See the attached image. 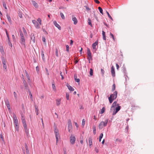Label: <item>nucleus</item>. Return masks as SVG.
<instances>
[{"instance_id":"9b49d317","label":"nucleus","mask_w":154,"mask_h":154,"mask_svg":"<svg viewBox=\"0 0 154 154\" xmlns=\"http://www.w3.org/2000/svg\"><path fill=\"white\" fill-rule=\"evenodd\" d=\"M31 2L32 5L36 8H38V4L35 1L32 0Z\"/></svg>"},{"instance_id":"a211bd4d","label":"nucleus","mask_w":154,"mask_h":154,"mask_svg":"<svg viewBox=\"0 0 154 154\" xmlns=\"http://www.w3.org/2000/svg\"><path fill=\"white\" fill-rule=\"evenodd\" d=\"M6 104L7 105V107L8 109H10V104L8 100L6 101L5 102Z\"/></svg>"},{"instance_id":"79ce46f5","label":"nucleus","mask_w":154,"mask_h":154,"mask_svg":"<svg viewBox=\"0 0 154 154\" xmlns=\"http://www.w3.org/2000/svg\"><path fill=\"white\" fill-rule=\"evenodd\" d=\"M106 12L107 14V15L108 16V17H109V18L111 19V20H113V19L111 17V16L109 14V13H108V12L107 11H106Z\"/></svg>"},{"instance_id":"c03bdc74","label":"nucleus","mask_w":154,"mask_h":154,"mask_svg":"<svg viewBox=\"0 0 154 154\" xmlns=\"http://www.w3.org/2000/svg\"><path fill=\"white\" fill-rule=\"evenodd\" d=\"M41 55L42 56V59L44 60L45 59V56H44L43 51H42Z\"/></svg>"},{"instance_id":"58836bf2","label":"nucleus","mask_w":154,"mask_h":154,"mask_svg":"<svg viewBox=\"0 0 154 154\" xmlns=\"http://www.w3.org/2000/svg\"><path fill=\"white\" fill-rule=\"evenodd\" d=\"M60 15L61 16V17L62 19H65V17L63 14L62 13H60Z\"/></svg>"},{"instance_id":"a878e982","label":"nucleus","mask_w":154,"mask_h":154,"mask_svg":"<svg viewBox=\"0 0 154 154\" xmlns=\"http://www.w3.org/2000/svg\"><path fill=\"white\" fill-rule=\"evenodd\" d=\"M31 40H32L33 42L35 43V38L34 35H31Z\"/></svg>"},{"instance_id":"ea45409f","label":"nucleus","mask_w":154,"mask_h":154,"mask_svg":"<svg viewBox=\"0 0 154 154\" xmlns=\"http://www.w3.org/2000/svg\"><path fill=\"white\" fill-rule=\"evenodd\" d=\"M23 30L24 33L25 35V36L26 35H27V32H26L25 29L23 27Z\"/></svg>"},{"instance_id":"49530a36","label":"nucleus","mask_w":154,"mask_h":154,"mask_svg":"<svg viewBox=\"0 0 154 154\" xmlns=\"http://www.w3.org/2000/svg\"><path fill=\"white\" fill-rule=\"evenodd\" d=\"M14 97L16 99H17V94H16V93L15 92H14Z\"/></svg>"},{"instance_id":"338daca9","label":"nucleus","mask_w":154,"mask_h":154,"mask_svg":"<svg viewBox=\"0 0 154 154\" xmlns=\"http://www.w3.org/2000/svg\"><path fill=\"white\" fill-rule=\"evenodd\" d=\"M68 130H69V131L70 132H71V129H71V128H69V127H68Z\"/></svg>"},{"instance_id":"6e6d98bb","label":"nucleus","mask_w":154,"mask_h":154,"mask_svg":"<svg viewBox=\"0 0 154 154\" xmlns=\"http://www.w3.org/2000/svg\"><path fill=\"white\" fill-rule=\"evenodd\" d=\"M3 67L4 69H6L7 68L6 64H3Z\"/></svg>"},{"instance_id":"bb28decb","label":"nucleus","mask_w":154,"mask_h":154,"mask_svg":"<svg viewBox=\"0 0 154 154\" xmlns=\"http://www.w3.org/2000/svg\"><path fill=\"white\" fill-rule=\"evenodd\" d=\"M105 109V108L104 107H103L101 109V110L100 112V113L101 114H103L104 112Z\"/></svg>"},{"instance_id":"0eeeda50","label":"nucleus","mask_w":154,"mask_h":154,"mask_svg":"<svg viewBox=\"0 0 154 154\" xmlns=\"http://www.w3.org/2000/svg\"><path fill=\"white\" fill-rule=\"evenodd\" d=\"M75 141V137L72 135H71L70 137V142L72 144H74Z\"/></svg>"},{"instance_id":"4468645a","label":"nucleus","mask_w":154,"mask_h":154,"mask_svg":"<svg viewBox=\"0 0 154 154\" xmlns=\"http://www.w3.org/2000/svg\"><path fill=\"white\" fill-rule=\"evenodd\" d=\"M61 99L59 98L56 100V104L57 106H59L60 104V102Z\"/></svg>"},{"instance_id":"473e14b6","label":"nucleus","mask_w":154,"mask_h":154,"mask_svg":"<svg viewBox=\"0 0 154 154\" xmlns=\"http://www.w3.org/2000/svg\"><path fill=\"white\" fill-rule=\"evenodd\" d=\"M66 97L67 100H69V94L68 93H66Z\"/></svg>"},{"instance_id":"a19ab883","label":"nucleus","mask_w":154,"mask_h":154,"mask_svg":"<svg viewBox=\"0 0 154 154\" xmlns=\"http://www.w3.org/2000/svg\"><path fill=\"white\" fill-rule=\"evenodd\" d=\"M93 133L94 134H95L96 133V127L95 126H93Z\"/></svg>"},{"instance_id":"f8f14e48","label":"nucleus","mask_w":154,"mask_h":154,"mask_svg":"<svg viewBox=\"0 0 154 154\" xmlns=\"http://www.w3.org/2000/svg\"><path fill=\"white\" fill-rule=\"evenodd\" d=\"M72 21L74 22V24L75 25H76L78 23V20L77 18L74 17V16H72Z\"/></svg>"},{"instance_id":"6ab92c4d","label":"nucleus","mask_w":154,"mask_h":154,"mask_svg":"<svg viewBox=\"0 0 154 154\" xmlns=\"http://www.w3.org/2000/svg\"><path fill=\"white\" fill-rule=\"evenodd\" d=\"M118 106L119 104L117 103V101H114L112 104V107H114L116 106Z\"/></svg>"},{"instance_id":"4d7b16f0","label":"nucleus","mask_w":154,"mask_h":154,"mask_svg":"<svg viewBox=\"0 0 154 154\" xmlns=\"http://www.w3.org/2000/svg\"><path fill=\"white\" fill-rule=\"evenodd\" d=\"M55 133L58 132V130L57 128H55L54 130Z\"/></svg>"},{"instance_id":"423d86ee","label":"nucleus","mask_w":154,"mask_h":154,"mask_svg":"<svg viewBox=\"0 0 154 154\" xmlns=\"http://www.w3.org/2000/svg\"><path fill=\"white\" fill-rule=\"evenodd\" d=\"M108 121V119H107L104 122L102 121L101 122L99 125V129H102L103 127L106 126L107 125Z\"/></svg>"},{"instance_id":"c9c22d12","label":"nucleus","mask_w":154,"mask_h":154,"mask_svg":"<svg viewBox=\"0 0 154 154\" xmlns=\"http://www.w3.org/2000/svg\"><path fill=\"white\" fill-rule=\"evenodd\" d=\"M52 87L53 90L54 91H56V87H55L54 84V83L52 84Z\"/></svg>"},{"instance_id":"6e6552de","label":"nucleus","mask_w":154,"mask_h":154,"mask_svg":"<svg viewBox=\"0 0 154 154\" xmlns=\"http://www.w3.org/2000/svg\"><path fill=\"white\" fill-rule=\"evenodd\" d=\"M121 106H118L116 108L115 110H114L112 113V115H115L120 109Z\"/></svg>"},{"instance_id":"de8ad7c7","label":"nucleus","mask_w":154,"mask_h":154,"mask_svg":"<svg viewBox=\"0 0 154 154\" xmlns=\"http://www.w3.org/2000/svg\"><path fill=\"white\" fill-rule=\"evenodd\" d=\"M101 72L102 75H103L104 74V71L103 69H101Z\"/></svg>"},{"instance_id":"aec40b11","label":"nucleus","mask_w":154,"mask_h":154,"mask_svg":"<svg viewBox=\"0 0 154 154\" xmlns=\"http://www.w3.org/2000/svg\"><path fill=\"white\" fill-rule=\"evenodd\" d=\"M26 75L27 78L28 79V81L29 82H30V77L29 75L28 74L27 72H26Z\"/></svg>"},{"instance_id":"bf43d9fd","label":"nucleus","mask_w":154,"mask_h":154,"mask_svg":"<svg viewBox=\"0 0 154 154\" xmlns=\"http://www.w3.org/2000/svg\"><path fill=\"white\" fill-rule=\"evenodd\" d=\"M116 67L117 69V70H118L119 69V65H118V64L116 63Z\"/></svg>"},{"instance_id":"f704fd0d","label":"nucleus","mask_w":154,"mask_h":154,"mask_svg":"<svg viewBox=\"0 0 154 154\" xmlns=\"http://www.w3.org/2000/svg\"><path fill=\"white\" fill-rule=\"evenodd\" d=\"M18 15H19V17L20 18H22L23 17L22 14V13L21 12H19Z\"/></svg>"},{"instance_id":"5701e85b","label":"nucleus","mask_w":154,"mask_h":154,"mask_svg":"<svg viewBox=\"0 0 154 154\" xmlns=\"http://www.w3.org/2000/svg\"><path fill=\"white\" fill-rule=\"evenodd\" d=\"M67 87H68V89L71 91H73L74 90V89L70 85H67Z\"/></svg>"},{"instance_id":"2eb2a0df","label":"nucleus","mask_w":154,"mask_h":154,"mask_svg":"<svg viewBox=\"0 0 154 154\" xmlns=\"http://www.w3.org/2000/svg\"><path fill=\"white\" fill-rule=\"evenodd\" d=\"M98 43V41H96L92 45V47L93 49H96V47Z\"/></svg>"},{"instance_id":"f3484780","label":"nucleus","mask_w":154,"mask_h":154,"mask_svg":"<svg viewBox=\"0 0 154 154\" xmlns=\"http://www.w3.org/2000/svg\"><path fill=\"white\" fill-rule=\"evenodd\" d=\"M68 127L72 128V125L70 120H69L68 122Z\"/></svg>"},{"instance_id":"39448f33","label":"nucleus","mask_w":154,"mask_h":154,"mask_svg":"<svg viewBox=\"0 0 154 154\" xmlns=\"http://www.w3.org/2000/svg\"><path fill=\"white\" fill-rule=\"evenodd\" d=\"M20 43L25 47V39L24 36L23 34L21 31L20 32Z\"/></svg>"},{"instance_id":"f03ea898","label":"nucleus","mask_w":154,"mask_h":154,"mask_svg":"<svg viewBox=\"0 0 154 154\" xmlns=\"http://www.w3.org/2000/svg\"><path fill=\"white\" fill-rule=\"evenodd\" d=\"M32 22L37 29H39L40 28V26L42 24V20L40 18H38L37 21L35 20H33Z\"/></svg>"},{"instance_id":"3c124183","label":"nucleus","mask_w":154,"mask_h":154,"mask_svg":"<svg viewBox=\"0 0 154 154\" xmlns=\"http://www.w3.org/2000/svg\"><path fill=\"white\" fill-rule=\"evenodd\" d=\"M60 75L61 76V79L62 80H63L64 79V77L62 75V72H60Z\"/></svg>"},{"instance_id":"cd10ccee","label":"nucleus","mask_w":154,"mask_h":154,"mask_svg":"<svg viewBox=\"0 0 154 154\" xmlns=\"http://www.w3.org/2000/svg\"><path fill=\"white\" fill-rule=\"evenodd\" d=\"M2 62L3 64H6V61L5 59L3 58L2 59Z\"/></svg>"},{"instance_id":"69168bd1","label":"nucleus","mask_w":154,"mask_h":154,"mask_svg":"<svg viewBox=\"0 0 154 154\" xmlns=\"http://www.w3.org/2000/svg\"><path fill=\"white\" fill-rule=\"evenodd\" d=\"M75 126H76V127L77 128H78V127L79 126H78L77 123L75 122Z\"/></svg>"},{"instance_id":"412c9836","label":"nucleus","mask_w":154,"mask_h":154,"mask_svg":"<svg viewBox=\"0 0 154 154\" xmlns=\"http://www.w3.org/2000/svg\"><path fill=\"white\" fill-rule=\"evenodd\" d=\"M55 134V137H56V143H57L58 141V137L59 136V132L56 133Z\"/></svg>"},{"instance_id":"393cba45","label":"nucleus","mask_w":154,"mask_h":154,"mask_svg":"<svg viewBox=\"0 0 154 154\" xmlns=\"http://www.w3.org/2000/svg\"><path fill=\"white\" fill-rule=\"evenodd\" d=\"M29 94L30 96V97L32 101H33V98L32 97V95L31 91H29Z\"/></svg>"},{"instance_id":"f257e3e1","label":"nucleus","mask_w":154,"mask_h":154,"mask_svg":"<svg viewBox=\"0 0 154 154\" xmlns=\"http://www.w3.org/2000/svg\"><path fill=\"white\" fill-rule=\"evenodd\" d=\"M21 120L25 133L26 134H28L29 133V130L27 127L25 118L23 116H21Z\"/></svg>"},{"instance_id":"7ed1b4c3","label":"nucleus","mask_w":154,"mask_h":154,"mask_svg":"<svg viewBox=\"0 0 154 154\" xmlns=\"http://www.w3.org/2000/svg\"><path fill=\"white\" fill-rule=\"evenodd\" d=\"M117 92L115 91L113 94H111L109 97H108L109 102L111 103L113 100L117 98Z\"/></svg>"},{"instance_id":"c85d7f7f","label":"nucleus","mask_w":154,"mask_h":154,"mask_svg":"<svg viewBox=\"0 0 154 154\" xmlns=\"http://www.w3.org/2000/svg\"><path fill=\"white\" fill-rule=\"evenodd\" d=\"M6 16L8 21L9 22H11V19L10 16H9L8 14H7Z\"/></svg>"},{"instance_id":"7c9ffc66","label":"nucleus","mask_w":154,"mask_h":154,"mask_svg":"<svg viewBox=\"0 0 154 154\" xmlns=\"http://www.w3.org/2000/svg\"><path fill=\"white\" fill-rule=\"evenodd\" d=\"M3 5L4 7L6 9H7L6 4L4 1H3Z\"/></svg>"},{"instance_id":"052dcab7","label":"nucleus","mask_w":154,"mask_h":154,"mask_svg":"<svg viewBox=\"0 0 154 154\" xmlns=\"http://www.w3.org/2000/svg\"><path fill=\"white\" fill-rule=\"evenodd\" d=\"M95 151L96 152L98 153L99 152V150L98 149H97V148H95Z\"/></svg>"},{"instance_id":"9d476101","label":"nucleus","mask_w":154,"mask_h":154,"mask_svg":"<svg viewBox=\"0 0 154 154\" xmlns=\"http://www.w3.org/2000/svg\"><path fill=\"white\" fill-rule=\"evenodd\" d=\"M53 23L54 25L57 28L60 30L61 29L60 26L57 23L56 21H54L53 22Z\"/></svg>"},{"instance_id":"09e8293b","label":"nucleus","mask_w":154,"mask_h":154,"mask_svg":"<svg viewBox=\"0 0 154 154\" xmlns=\"http://www.w3.org/2000/svg\"><path fill=\"white\" fill-rule=\"evenodd\" d=\"M35 112H36V114H37V115H38V108H37L36 107L35 108Z\"/></svg>"},{"instance_id":"13d9d810","label":"nucleus","mask_w":154,"mask_h":154,"mask_svg":"<svg viewBox=\"0 0 154 154\" xmlns=\"http://www.w3.org/2000/svg\"><path fill=\"white\" fill-rule=\"evenodd\" d=\"M42 41L44 42H45L46 39L45 37H42Z\"/></svg>"},{"instance_id":"e433bc0d","label":"nucleus","mask_w":154,"mask_h":154,"mask_svg":"<svg viewBox=\"0 0 154 154\" xmlns=\"http://www.w3.org/2000/svg\"><path fill=\"white\" fill-rule=\"evenodd\" d=\"M93 74V70L92 69H90V75L91 76H92Z\"/></svg>"},{"instance_id":"680f3d73","label":"nucleus","mask_w":154,"mask_h":154,"mask_svg":"<svg viewBox=\"0 0 154 154\" xmlns=\"http://www.w3.org/2000/svg\"><path fill=\"white\" fill-rule=\"evenodd\" d=\"M25 148L26 150H28V148L27 145L26 144H25Z\"/></svg>"},{"instance_id":"20e7f679","label":"nucleus","mask_w":154,"mask_h":154,"mask_svg":"<svg viewBox=\"0 0 154 154\" xmlns=\"http://www.w3.org/2000/svg\"><path fill=\"white\" fill-rule=\"evenodd\" d=\"M13 118L14 123V125L15 129H16L17 131H19V123L18 120L15 114H13Z\"/></svg>"},{"instance_id":"dca6fc26","label":"nucleus","mask_w":154,"mask_h":154,"mask_svg":"<svg viewBox=\"0 0 154 154\" xmlns=\"http://www.w3.org/2000/svg\"><path fill=\"white\" fill-rule=\"evenodd\" d=\"M89 144L90 146L92 145V139L91 137H90L88 139Z\"/></svg>"},{"instance_id":"72a5a7b5","label":"nucleus","mask_w":154,"mask_h":154,"mask_svg":"<svg viewBox=\"0 0 154 154\" xmlns=\"http://www.w3.org/2000/svg\"><path fill=\"white\" fill-rule=\"evenodd\" d=\"M110 35L111 36V37L113 39V41H115L116 40V38L114 37L113 35L111 32H110Z\"/></svg>"},{"instance_id":"e2e57ef3","label":"nucleus","mask_w":154,"mask_h":154,"mask_svg":"<svg viewBox=\"0 0 154 154\" xmlns=\"http://www.w3.org/2000/svg\"><path fill=\"white\" fill-rule=\"evenodd\" d=\"M95 2L97 4H99L100 3L99 1L98 0H94Z\"/></svg>"},{"instance_id":"603ef678","label":"nucleus","mask_w":154,"mask_h":154,"mask_svg":"<svg viewBox=\"0 0 154 154\" xmlns=\"http://www.w3.org/2000/svg\"><path fill=\"white\" fill-rule=\"evenodd\" d=\"M6 34L8 38V40L9 41V35H8V32H7V30H6Z\"/></svg>"},{"instance_id":"37998d69","label":"nucleus","mask_w":154,"mask_h":154,"mask_svg":"<svg viewBox=\"0 0 154 154\" xmlns=\"http://www.w3.org/2000/svg\"><path fill=\"white\" fill-rule=\"evenodd\" d=\"M116 88V85L115 84H114L112 86V91H114L115 89Z\"/></svg>"},{"instance_id":"4be33fe9","label":"nucleus","mask_w":154,"mask_h":154,"mask_svg":"<svg viewBox=\"0 0 154 154\" xmlns=\"http://www.w3.org/2000/svg\"><path fill=\"white\" fill-rule=\"evenodd\" d=\"M102 35H103V40H106V38L105 32L103 31H102Z\"/></svg>"},{"instance_id":"c756f323","label":"nucleus","mask_w":154,"mask_h":154,"mask_svg":"<svg viewBox=\"0 0 154 154\" xmlns=\"http://www.w3.org/2000/svg\"><path fill=\"white\" fill-rule=\"evenodd\" d=\"M88 24L89 25H90L91 26H92V25L91 23V20L90 18H88Z\"/></svg>"},{"instance_id":"4c0bfd02","label":"nucleus","mask_w":154,"mask_h":154,"mask_svg":"<svg viewBox=\"0 0 154 154\" xmlns=\"http://www.w3.org/2000/svg\"><path fill=\"white\" fill-rule=\"evenodd\" d=\"M85 120L84 119H83L82 122V125L84 127L85 123Z\"/></svg>"},{"instance_id":"2f4dec72","label":"nucleus","mask_w":154,"mask_h":154,"mask_svg":"<svg viewBox=\"0 0 154 154\" xmlns=\"http://www.w3.org/2000/svg\"><path fill=\"white\" fill-rule=\"evenodd\" d=\"M98 9L99 10L100 12L102 14H103V9L101 8L100 7H99L98 8Z\"/></svg>"},{"instance_id":"b1692460","label":"nucleus","mask_w":154,"mask_h":154,"mask_svg":"<svg viewBox=\"0 0 154 154\" xmlns=\"http://www.w3.org/2000/svg\"><path fill=\"white\" fill-rule=\"evenodd\" d=\"M74 79L75 80V81L77 82H80V79H77V76L76 75H74Z\"/></svg>"},{"instance_id":"5fc2aeb1","label":"nucleus","mask_w":154,"mask_h":154,"mask_svg":"<svg viewBox=\"0 0 154 154\" xmlns=\"http://www.w3.org/2000/svg\"><path fill=\"white\" fill-rule=\"evenodd\" d=\"M66 50L67 51H69V46L68 45H66Z\"/></svg>"},{"instance_id":"864d4df0","label":"nucleus","mask_w":154,"mask_h":154,"mask_svg":"<svg viewBox=\"0 0 154 154\" xmlns=\"http://www.w3.org/2000/svg\"><path fill=\"white\" fill-rule=\"evenodd\" d=\"M45 70H46V74H47V75H49V72H48V69H47V68H45Z\"/></svg>"},{"instance_id":"0e129e2a","label":"nucleus","mask_w":154,"mask_h":154,"mask_svg":"<svg viewBox=\"0 0 154 154\" xmlns=\"http://www.w3.org/2000/svg\"><path fill=\"white\" fill-rule=\"evenodd\" d=\"M121 140H120V139H119L118 138H117V139H116V141H119L120 142H121Z\"/></svg>"},{"instance_id":"8fccbe9b","label":"nucleus","mask_w":154,"mask_h":154,"mask_svg":"<svg viewBox=\"0 0 154 154\" xmlns=\"http://www.w3.org/2000/svg\"><path fill=\"white\" fill-rule=\"evenodd\" d=\"M103 136V133H101L99 136V139H101Z\"/></svg>"},{"instance_id":"a18cd8bd","label":"nucleus","mask_w":154,"mask_h":154,"mask_svg":"<svg viewBox=\"0 0 154 154\" xmlns=\"http://www.w3.org/2000/svg\"><path fill=\"white\" fill-rule=\"evenodd\" d=\"M55 54L57 57H58V50L57 49H56Z\"/></svg>"},{"instance_id":"1a4fd4ad","label":"nucleus","mask_w":154,"mask_h":154,"mask_svg":"<svg viewBox=\"0 0 154 154\" xmlns=\"http://www.w3.org/2000/svg\"><path fill=\"white\" fill-rule=\"evenodd\" d=\"M111 72L112 76L113 77H114L115 76V69L113 66H112L111 68Z\"/></svg>"},{"instance_id":"774afa93","label":"nucleus","mask_w":154,"mask_h":154,"mask_svg":"<svg viewBox=\"0 0 154 154\" xmlns=\"http://www.w3.org/2000/svg\"><path fill=\"white\" fill-rule=\"evenodd\" d=\"M73 43V41L72 40H70V44L71 45H72Z\"/></svg>"},{"instance_id":"ddd939ff","label":"nucleus","mask_w":154,"mask_h":154,"mask_svg":"<svg viewBox=\"0 0 154 154\" xmlns=\"http://www.w3.org/2000/svg\"><path fill=\"white\" fill-rule=\"evenodd\" d=\"M87 54L88 57H90V58L92 59L90 49L88 48L87 49Z\"/></svg>"}]
</instances>
